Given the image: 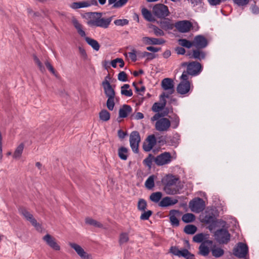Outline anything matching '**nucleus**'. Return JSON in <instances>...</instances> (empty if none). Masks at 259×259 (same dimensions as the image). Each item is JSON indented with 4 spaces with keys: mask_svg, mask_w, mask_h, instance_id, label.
Returning a JSON list of instances; mask_svg holds the SVG:
<instances>
[{
    "mask_svg": "<svg viewBox=\"0 0 259 259\" xmlns=\"http://www.w3.org/2000/svg\"><path fill=\"white\" fill-rule=\"evenodd\" d=\"M45 65L46 67L48 68V69L54 75H56V71L54 69L53 66L51 64V63L48 61H46L45 62Z\"/></svg>",
    "mask_w": 259,
    "mask_h": 259,
    "instance_id": "obj_60",
    "label": "nucleus"
},
{
    "mask_svg": "<svg viewBox=\"0 0 259 259\" xmlns=\"http://www.w3.org/2000/svg\"><path fill=\"white\" fill-rule=\"evenodd\" d=\"M215 240L220 244H227L230 240V234L227 227L217 230L214 234Z\"/></svg>",
    "mask_w": 259,
    "mask_h": 259,
    "instance_id": "obj_4",
    "label": "nucleus"
},
{
    "mask_svg": "<svg viewBox=\"0 0 259 259\" xmlns=\"http://www.w3.org/2000/svg\"><path fill=\"white\" fill-rule=\"evenodd\" d=\"M147 202L143 199H140L138 203V208L141 211H144L147 207Z\"/></svg>",
    "mask_w": 259,
    "mask_h": 259,
    "instance_id": "obj_48",
    "label": "nucleus"
},
{
    "mask_svg": "<svg viewBox=\"0 0 259 259\" xmlns=\"http://www.w3.org/2000/svg\"><path fill=\"white\" fill-rule=\"evenodd\" d=\"M128 240L129 237L128 233L125 232L120 233L119 238V243L120 245L127 242Z\"/></svg>",
    "mask_w": 259,
    "mask_h": 259,
    "instance_id": "obj_44",
    "label": "nucleus"
},
{
    "mask_svg": "<svg viewBox=\"0 0 259 259\" xmlns=\"http://www.w3.org/2000/svg\"><path fill=\"white\" fill-rule=\"evenodd\" d=\"M102 13L95 12L92 14L88 24L91 27H99L104 29L108 28L113 16L108 18L102 17Z\"/></svg>",
    "mask_w": 259,
    "mask_h": 259,
    "instance_id": "obj_1",
    "label": "nucleus"
},
{
    "mask_svg": "<svg viewBox=\"0 0 259 259\" xmlns=\"http://www.w3.org/2000/svg\"><path fill=\"white\" fill-rule=\"evenodd\" d=\"M142 41L146 45H162L165 42V41L163 38H156L149 37H143Z\"/></svg>",
    "mask_w": 259,
    "mask_h": 259,
    "instance_id": "obj_21",
    "label": "nucleus"
},
{
    "mask_svg": "<svg viewBox=\"0 0 259 259\" xmlns=\"http://www.w3.org/2000/svg\"><path fill=\"white\" fill-rule=\"evenodd\" d=\"M192 26V23L190 21L187 20L178 21L175 24V27L179 30V31L182 33L189 31Z\"/></svg>",
    "mask_w": 259,
    "mask_h": 259,
    "instance_id": "obj_18",
    "label": "nucleus"
},
{
    "mask_svg": "<svg viewBox=\"0 0 259 259\" xmlns=\"http://www.w3.org/2000/svg\"><path fill=\"white\" fill-rule=\"evenodd\" d=\"M161 87L167 92L161 94L162 97H165L166 98H168L169 95L172 94L175 92L174 82L171 78H164L161 81Z\"/></svg>",
    "mask_w": 259,
    "mask_h": 259,
    "instance_id": "obj_5",
    "label": "nucleus"
},
{
    "mask_svg": "<svg viewBox=\"0 0 259 259\" xmlns=\"http://www.w3.org/2000/svg\"><path fill=\"white\" fill-rule=\"evenodd\" d=\"M85 40L88 44L91 46L94 50L96 51L99 50L100 46L96 40L89 37H85Z\"/></svg>",
    "mask_w": 259,
    "mask_h": 259,
    "instance_id": "obj_30",
    "label": "nucleus"
},
{
    "mask_svg": "<svg viewBox=\"0 0 259 259\" xmlns=\"http://www.w3.org/2000/svg\"><path fill=\"white\" fill-rule=\"evenodd\" d=\"M114 105V98H108L107 101V107L108 109L110 111L113 110Z\"/></svg>",
    "mask_w": 259,
    "mask_h": 259,
    "instance_id": "obj_55",
    "label": "nucleus"
},
{
    "mask_svg": "<svg viewBox=\"0 0 259 259\" xmlns=\"http://www.w3.org/2000/svg\"><path fill=\"white\" fill-rule=\"evenodd\" d=\"M208 243L210 244L212 243L211 241L207 240L202 242L199 247V253L203 256H206L209 252V248L205 245V243Z\"/></svg>",
    "mask_w": 259,
    "mask_h": 259,
    "instance_id": "obj_29",
    "label": "nucleus"
},
{
    "mask_svg": "<svg viewBox=\"0 0 259 259\" xmlns=\"http://www.w3.org/2000/svg\"><path fill=\"white\" fill-rule=\"evenodd\" d=\"M24 148V144L23 143H21L19 144L17 148H16L13 155V157L14 159H19L22 155L23 150Z\"/></svg>",
    "mask_w": 259,
    "mask_h": 259,
    "instance_id": "obj_31",
    "label": "nucleus"
},
{
    "mask_svg": "<svg viewBox=\"0 0 259 259\" xmlns=\"http://www.w3.org/2000/svg\"><path fill=\"white\" fill-rule=\"evenodd\" d=\"M153 14L158 18H165L169 16L170 12L168 7L162 4L155 5L152 9Z\"/></svg>",
    "mask_w": 259,
    "mask_h": 259,
    "instance_id": "obj_6",
    "label": "nucleus"
},
{
    "mask_svg": "<svg viewBox=\"0 0 259 259\" xmlns=\"http://www.w3.org/2000/svg\"><path fill=\"white\" fill-rule=\"evenodd\" d=\"M165 98L166 97H162L161 95H160V102H156L152 106V109L154 112H157L164 108L166 103Z\"/></svg>",
    "mask_w": 259,
    "mask_h": 259,
    "instance_id": "obj_22",
    "label": "nucleus"
},
{
    "mask_svg": "<svg viewBox=\"0 0 259 259\" xmlns=\"http://www.w3.org/2000/svg\"><path fill=\"white\" fill-rule=\"evenodd\" d=\"M208 44L207 38L202 35L195 36L193 40V46L195 48L204 49Z\"/></svg>",
    "mask_w": 259,
    "mask_h": 259,
    "instance_id": "obj_15",
    "label": "nucleus"
},
{
    "mask_svg": "<svg viewBox=\"0 0 259 259\" xmlns=\"http://www.w3.org/2000/svg\"><path fill=\"white\" fill-rule=\"evenodd\" d=\"M169 252L179 257H184L186 259H193L194 255L191 253L187 249L179 250L177 246H171Z\"/></svg>",
    "mask_w": 259,
    "mask_h": 259,
    "instance_id": "obj_11",
    "label": "nucleus"
},
{
    "mask_svg": "<svg viewBox=\"0 0 259 259\" xmlns=\"http://www.w3.org/2000/svg\"><path fill=\"white\" fill-rule=\"evenodd\" d=\"M171 126L170 120L165 117L159 118L156 121L155 129L159 132H167Z\"/></svg>",
    "mask_w": 259,
    "mask_h": 259,
    "instance_id": "obj_10",
    "label": "nucleus"
},
{
    "mask_svg": "<svg viewBox=\"0 0 259 259\" xmlns=\"http://www.w3.org/2000/svg\"><path fill=\"white\" fill-rule=\"evenodd\" d=\"M130 85L124 84L121 88V94L126 97H131L133 95V92L131 89H129Z\"/></svg>",
    "mask_w": 259,
    "mask_h": 259,
    "instance_id": "obj_34",
    "label": "nucleus"
},
{
    "mask_svg": "<svg viewBox=\"0 0 259 259\" xmlns=\"http://www.w3.org/2000/svg\"><path fill=\"white\" fill-rule=\"evenodd\" d=\"M175 51L178 55H184L186 53L185 49L183 47H177L175 49Z\"/></svg>",
    "mask_w": 259,
    "mask_h": 259,
    "instance_id": "obj_63",
    "label": "nucleus"
},
{
    "mask_svg": "<svg viewBox=\"0 0 259 259\" xmlns=\"http://www.w3.org/2000/svg\"><path fill=\"white\" fill-rule=\"evenodd\" d=\"M178 201L177 199H172L169 197H165L160 201L159 203V205L160 207H167L176 204Z\"/></svg>",
    "mask_w": 259,
    "mask_h": 259,
    "instance_id": "obj_23",
    "label": "nucleus"
},
{
    "mask_svg": "<svg viewBox=\"0 0 259 259\" xmlns=\"http://www.w3.org/2000/svg\"><path fill=\"white\" fill-rule=\"evenodd\" d=\"M189 73L187 72V71H184L182 75L180 77V79L181 80V81H186V82H190L189 79Z\"/></svg>",
    "mask_w": 259,
    "mask_h": 259,
    "instance_id": "obj_57",
    "label": "nucleus"
},
{
    "mask_svg": "<svg viewBox=\"0 0 259 259\" xmlns=\"http://www.w3.org/2000/svg\"><path fill=\"white\" fill-rule=\"evenodd\" d=\"M132 111V108L130 105H123L119 110V116L120 118H125Z\"/></svg>",
    "mask_w": 259,
    "mask_h": 259,
    "instance_id": "obj_25",
    "label": "nucleus"
},
{
    "mask_svg": "<svg viewBox=\"0 0 259 259\" xmlns=\"http://www.w3.org/2000/svg\"><path fill=\"white\" fill-rule=\"evenodd\" d=\"M85 222L86 224H89L90 225L94 226L95 227L98 228H103L104 226L100 222L97 221L95 220H94L91 218H87L85 220Z\"/></svg>",
    "mask_w": 259,
    "mask_h": 259,
    "instance_id": "obj_33",
    "label": "nucleus"
},
{
    "mask_svg": "<svg viewBox=\"0 0 259 259\" xmlns=\"http://www.w3.org/2000/svg\"><path fill=\"white\" fill-rule=\"evenodd\" d=\"M142 56L144 57H147L148 60H152L156 57V55L154 54L147 52H143Z\"/></svg>",
    "mask_w": 259,
    "mask_h": 259,
    "instance_id": "obj_61",
    "label": "nucleus"
},
{
    "mask_svg": "<svg viewBox=\"0 0 259 259\" xmlns=\"http://www.w3.org/2000/svg\"><path fill=\"white\" fill-rule=\"evenodd\" d=\"M103 88L104 89L105 94L108 98H115V92L110 84L106 83V85L103 86Z\"/></svg>",
    "mask_w": 259,
    "mask_h": 259,
    "instance_id": "obj_26",
    "label": "nucleus"
},
{
    "mask_svg": "<svg viewBox=\"0 0 259 259\" xmlns=\"http://www.w3.org/2000/svg\"><path fill=\"white\" fill-rule=\"evenodd\" d=\"M163 19L159 23L161 28L165 30H172L175 25L171 22V20L165 18Z\"/></svg>",
    "mask_w": 259,
    "mask_h": 259,
    "instance_id": "obj_24",
    "label": "nucleus"
},
{
    "mask_svg": "<svg viewBox=\"0 0 259 259\" xmlns=\"http://www.w3.org/2000/svg\"><path fill=\"white\" fill-rule=\"evenodd\" d=\"M143 212L140 216V219L141 220H148L150 216L152 214V211L151 210L143 211Z\"/></svg>",
    "mask_w": 259,
    "mask_h": 259,
    "instance_id": "obj_50",
    "label": "nucleus"
},
{
    "mask_svg": "<svg viewBox=\"0 0 259 259\" xmlns=\"http://www.w3.org/2000/svg\"><path fill=\"white\" fill-rule=\"evenodd\" d=\"M182 67H186L187 71L190 75L195 76L199 75L202 70L201 64L197 61L191 62H183L181 64Z\"/></svg>",
    "mask_w": 259,
    "mask_h": 259,
    "instance_id": "obj_3",
    "label": "nucleus"
},
{
    "mask_svg": "<svg viewBox=\"0 0 259 259\" xmlns=\"http://www.w3.org/2000/svg\"><path fill=\"white\" fill-rule=\"evenodd\" d=\"M187 55L191 59L201 61L205 58L206 53L202 51V49L195 48L189 51Z\"/></svg>",
    "mask_w": 259,
    "mask_h": 259,
    "instance_id": "obj_17",
    "label": "nucleus"
},
{
    "mask_svg": "<svg viewBox=\"0 0 259 259\" xmlns=\"http://www.w3.org/2000/svg\"><path fill=\"white\" fill-rule=\"evenodd\" d=\"M233 1L238 6H244L248 4L249 0H233Z\"/></svg>",
    "mask_w": 259,
    "mask_h": 259,
    "instance_id": "obj_58",
    "label": "nucleus"
},
{
    "mask_svg": "<svg viewBox=\"0 0 259 259\" xmlns=\"http://www.w3.org/2000/svg\"><path fill=\"white\" fill-rule=\"evenodd\" d=\"M189 206L192 211L199 213L204 209L205 202L202 198H195L190 201Z\"/></svg>",
    "mask_w": 259,
    "mask_h": 259,
    "instance_id": "obj_7",
    "label": "nucleus"
},
{
    "mask_svg": "<svg viewBox=\"0 0 259 259\" xmlns=\"http://www.w3.org/2000/svg\"><path fill=\"white\" fill-rule=\"evenodd\" d=\"M128 56L133 61L136 62L137 61V55L135 50H133L132 52H129Z\"/></svg>",
    "mask_w": 259,
    "mask_h": 259,
    "instance_id": "obj_62",
    "label": "nucleus"
},
{
    "mask_svg": "<svg viewBox=\"0 0 259 259\" xmlns=\"http://www.w3.org/2000/svg\"><path fill=\"white\" fill-rule=\"evenodd\" d=\"M100 119L103 121H107L110 118V114L105 109L102 110L99 114Z\"/></svg>",
    "mask_w": 259,
    "mask_h": 259,
    "instance_id": "obj_35",
    "label": "nucleus"
},
{
    "mask_svg": "<svg viewBox=\"0 0 259 259\" xmlns=\"http://www.w3.org/2000/svg\"><path fill=\"white\" fill-rule=\"evenodd\" d=\"M171 161V154L167 152H165L163 153L156 156L154 159L155 163L159 166L163 165L168 164Z\"/></svg>",
    "mask_w": 259,
    "mask_h": 259,
    "instance_id": "obj_14",
    "label": "nucleus"
},
{
    "mask_svg": "<svg viewBox=\"0 0 259 259\" xmlns=\"http://www.w3.org/2000/svg\"><path fill=\"white\" fill-rule=\"evenodd\" d=\"M33 58L34 61L38 66L40 71L44 72L45 70V67L43 66L42 64L41 63L40 61L39 60V59L35 55H34L33 56Z\"/></svg>",
    "mask_w": 259,
    "mask_h": 259,
    "instance_id": "obj_51",
    "label": "nucleus"
},
{
    "mask_svg": "<svg viewBox=\"0 0 259 259\" xmlns=\"http://www.w3.org/2000/svg\"><path fill=\"white\" fill-rule=\"evenodd\" d=\"M155 176H150L146 181L145 185L148 189H152L154 187Z\"/></svg>",
    "mask_w": 259,
    "mask_h": 259,
    "instance_id": "obj_39",
    "label": "nucleus"
},
{
    "mask_svg": "<svg viewBox=\"0 0 259 259\" xmlns=\"http://www.w3.org/2000/svg\"><path fill=\"white\" fill-rule=\"evenodd\" d=\"M91 4L87 2H80L74 3L72 8L74 9H79L81 8H85L90 6Z\"/></svg>",
    "mask_w": 259,
    "mask_h": 259,
    "instance_id": "obj_45",
    "label": "nucleus"
},
{
    "mask_svg": "<svg viewBox=\"0 0 259 259\" xmlns=\"http://www.w3.org/2000/svg\"><path fill=\"white\" fill-rule=\"evenodd\" d=\"M140 141L141 138L139 132L137 131L132 132L130 136V146L134 153L138 152Z\"/></svg>",
    "mask_w": 259,
    "mask_h": 259,
    "instance_id": "obj_9",
    "label": "nucleus"
},
{
    "mask_svg": "<svg viewBox=\"0 0 259 259\" xmlns=\"http://www.w3.org/2000/svg\"><path fill=\"white\" fill-rule=\"evenodd\" d=\"M204 220L206 224L213 223L215 222V218L212 215H206Z\"/></svg>",
    "mask_w": 259,
    "mask_h": 259,
    "instance_id": "obj_56",
    "label": "nucleus"
},
{
    "mask_svg": "<svg viewBox=\"0 0 259 259\" xmlns=\"http://www.w3.org/2000/svg\"><path fill=\"white\" fill-rule=\"evenodd\" d=\"M211 251L212 256L215 257H220L224 254V250L220 247H214Z\"/></svg>",
    "mask_w": 259,
    "mask_h": 259,
    "instance_id": "obj_40",
    "label": "nucleus"
},
{
    "mask_svg": "<svg viewBox=\"0 0 259 259\" xmlns=\"http://www.w3.org/2000/svg\"><path fill=\"white\" fill-rule=\"evenodd\" d=\"M156 144V139L154 135L149 136L143 143V148L145 151H150Z\"/></svg>",
    "mask_w": 259,
    "mask_h": 259,
    "instance_id": "obj_19",
    "label": "nucleus"
},
{
    "mask_svg": "<svg viewBox=\"0 0 259 259\" xmlns=\"http://www.w3.org/2000/svg\"><path fill=\"white\" fill-rule=\"evenodd\" d=\"M179 179L173 175L166 176L162 180V183L164 185L163 190L167 194L174 195L178 193L179 189L176 184Z\"/></svg>",
    "mask_w": 259,
    "mask_h": 259,
    "instance_id": "obj_2",
    "label": "nucleus"
},
{
    "mask_svg": "<svg viewBox=\"0 0 259 259\" xmlns=\"http://www.w3.org/2000/svg\"><path fill=\"white\" fill-rule=\"evenodd\" d=\"M204 236L202 233H199L195 235L193 238V240L195 242L200 243L204 240Z\"/></svg>",
    "mask_w": 259,
    "mask_h": 259,
    "instance_id": "obj_52",
    "label": "nucleus"
},
{
    "mask_svg": "<svg viewBox=\"0 0 259 259\" xmlns=\"http://www.w3.org/2000/svg\"><path fill=\"white\" fill-rule=\"evenodd\" d=\"M191 90L190 82L181 81L177 87L178 93L181 95H185Z\"/></svg>",
    "mask_w": 259,
    "mask_h": 259,
    "instance_id": "obj_20",
    "label": "nucleus"
},
{
    "mask_svg": "<svg viewBox=\"0 0 259 259\" xmlns=\"http://www.w3.org/2000/svg\"><path fill=\"white\" fill-rule=\"evenodd\" d=\"M162 193L160 192H156L153 193L151 194L150 196V199L155 202L157 203L159 201L162 197Z\"/></svg>",
    "mask_w": 259,
    "mask_h": 259,
    "instance_id": "obj_42",
    "label": "nucleus"
},
{
    "mask_svg": "<svg viewBox=\"0 0 259 259\" xmlns=\"http://www.w3.org/2000/svg\"><path fill=\"white\" fill-rule=\"evenodd\" d=\"M248 253L247 245L242 242H239L233 249V254L238 258H245Z\"/></svg>",
    "mask_w": 259,
    "mask_h": 259,
    "instance_id": "obj_8",
    "label": "nucleus"
},
{
    "mask_svg": "<svg viewBox=\"0 0 259 259\" xmlns=\"http://www.w3.org/2000/svg\"><path fill=\"white\" fill-rule=\"evenodd\" d=\"M118 155L121 159L126 160L128 157L127 148L124 147H120L118 150Z\"/></svg>",
    "mask_w": 259,
    "mask_h": 259,
    "instance_id": "obj_32",
    "label": "nucleus"
},
{
    "mask_svg": "<svg viewBox=\"0 0 259 259\" xmlns=\"http://www.w3.org/2000/svg\"><path fill=\"white\" fill-rule=\"evenodd\" d=\"M169 118L171 119V125L173 128H176L179 125L180 118L177 114H173L172 116H169Z\"/></svg>",
    "mask_w": 259,
    "mask_h": 259,
    "instance_id": "obj_37",
    "label": "nucleus"
},
{
    "mask_svg": "<svg viewBox=\"0 0 259 259\" xmlns=\"http://www.w3.org/2000/svg\"><path fill=\"white\" fill-rule=\"evenodd\" d=\"M158 143L160 145H163L166 143V139L163 136H160L156 139V143Z\"/></svg>",
    "mask_w": 259,
    "mask_h": 259,
    "instance_id": "obj_64",
    "label": "nucleus"
},
{
    "mask_svg": "<svg viewBox=\"0 0 259 259\" xmlns=\"http://www.w3.org/2000/svg\"><path fill=\"white\" fill-rule=\"evenodd\" d=\"M118 79L121 81H127V75L124 71H121L118 74Z\"/></svg>",
    "mask_w": 259,
    "mask_h": 259,
    "instance_id": "obj_59",
    "label": "nucleus"
},
{
    "mask_svg": "<svg viewBox=\"0 0 259 259\" xmlns=\"http://www.w3.org/2000/svg\"><path fill=\"white\" fill-rule=\"evenodd\" d=\"M154 159L155 157L152 154H149L148 156L144 160L143 163L149 168H151L153 161H154Z\"/></svg>",
    "mask_w": 259,
    "mask_h": 259,
    "instance_id": "obj_47",
    "label": "nucleus"
},
{
    "mask_svg": "<svg viewBox=\"0 0 259 259\" xmlns=\"http://www.w3.org/2000/svg\"><path fill=\"white\" fill-rule=\"evenodd\" d=\"M69 245L75 251L81 259H93L92 255L87 252L80 245L72 242L69 243Z\"/></svg>",
    "mask_w": 259,
    "mask_h": 259,
    "instance_id": "obj_13",
    "label": "nucleus"
},
{
    "mask_svg": "<svg viewBox=\"0 0 259 259\" xmlns=\"http://www.w3.org/2000/svg\"><path fill=\"white\" fill-rule=\"evenodd\" d=\"M152 28L153 32L156 36H163L164 35V32H163V31L162 29L158 28L157 26L153 25Z\"/></svg>",
    "mask_w": 259,
    "mask_h": 259,
    "instance_id": "obj_49",
    "label": "nucleus"
},
{
    "mask_svg": "<svg viewBox=\"0 0 259 259\" xmlns=\"http://www.w3.org/2000/svg\"><path fill=\"white\" fill-rule=\"evenodd\" d=\"M179 44L183 47L188 49L191 48L193 46V40L190 41L185 38L179 39L178 40Z\"/></svg>",
    "mask_w": 259,
    "mask_h": 259,
    "instance_id": "obj_38",
    "label": "nucleus"
},
{
    "mask_svg": "<svg viewBox=\"0 0 259 259\" xmlns=\"http://www.w3.org/2000/svg\"><path fill=\"white\" fill-rule=\"evenodd\" d=\"M73 24L74 27L76 28L78 33L81 36L85 38V32L83 29L82 25L79 23L76 19H73L72 20Z\"/></svg>",
    "mask_w": 259,
    "mask_h": 259,
    "instance_id": "obj_28",
    "label": "nucleus"
},
{
    "mask_svg": "<svg viewBox=\"0 0 259 259\" xmlns=\"http://www.w3.org/2000/svg\"><path fill=\"white\" fill-rule=\"evenodd\" d=\"M195 219V215L190 213H187L184 214L182 218V221L186 223L193 222Z\"/></svg>",
    "mask_w": 259,
    "mask_h": 259,
    "instance_id": "obj_41",
    "label": "nucleus"
},
{
    "mask_svg": "<svg viewBox=\"0 0 259 259\" xmlns=\"http://www.w3.org/2000/svg\"><path fill=\"white\" fill-rule=\"evenodd\" d=\"M184 231L187 234H194L197 231V227L193 225H188L185 226Z\"/></svg>",
    "mask_w": 259,
    "mask_h": 259,
    "instance_id": "obj_43",
    "label": "nucleus"
},
{
    "mask_svg": "<svg viewBox=\"0 0 259 259\" xmlns=\"http://www.w3.org/2000/svg\"><path fill=\"white\" fill-rule=\"evenodd\" d=\"M128 0H118L112 6V8H119L123 7L126 4Z\"/></svg>",
    "mask_w": 259,
    "mask_h": 259,
    "instance_id": "obj_53",
    "label": "nucleus"
},
{
    "mask_svg": "<svg viewBox=\"0 0 259 259\" xmlns=\"http://www.w3.org/2000/svg\"><path fill=\"white\" fill-rule=\"evenodd\" d=\"M42 240L52 249L55 251H59L61 247L57 242V240L50 234H47L42 237Z\"/></svg>",
    "mask_w": 259,
    "mask_h": 259,
    "instance_id": "obj_16",
    "label": "nucleus"
},
{
    "mask_svg": "<svg viewBox=\"0 0 259 259\" xmlns=\"http://www.w3.org/2000/svg\"><path fill=\"white\" fill-rule=\"evenodd\" d=\"M118 63L120 68H122L124 66V63L122 59L116 58L111 62V65L113 68H116L117 64Z\"/></svg>",
    "mask_w": 259,
    "mask_h": 259,
    "instance_id": "obj_46",
    "label": "nucleus"
},
{
    "mask_svg": "<svg viewBox=\"0 0 259 259\" xmlns=\"http://www.w3.org/2000/svg\"><path fill=\"white\" fill-rule=\"evenodd\" d=\"M114 23L117 26H124L128 24V20L126 19H117L114 21Z\"/></svg>",
    "mask_w": 259,
    "mask_h": 259,
    "instance_id": "obj_54",
    "label": "nucleus"
},
{
    "mask_svg": "<svg viewBox=\"0 0 259 259\" xmlns=\"http://www.w3.org/2000/svg\"><path fill=\"white\" fill-rule=\"evenodd\" d=\"M179 213V211L177 210H171L169 212V220L172 226H178L179 225V221L177 218L176 215Z\"/></svg>",
    "mask_w": 259,
    "mask_h": 259,
    "instance_id": "obj_27",
    "label": "nucleus"
},
{
    "mask_svg": "<svg viewBox=\"0 0 259 259\" xmlns=\"http://www.w3.org/2000/svg\"><path fill=\"white\" fill-rule=\"evenodd\" d=\"M142 13L145 19L149 21H153L154 20V17L152 16L151 12L146 8H143L142 10Z\"/></svg>",
    "mask_w": 259,
    "mask_h": 259,
    "instance_id": "obj_36",
    "label": "nucleus"
},
{
    "mask_svg": "<svg viewBox=\"0 0 259 259\" xmlns=\"http://www.w3.org/2000/svg\"><path fill=\"white\" fill-rule=\"evenodd\" d=\"M19 212L25 220L29 221L31 224V225L37 229L40 227L39 224L37 222L36 220L33 217L32 214L28 211L25 208H20L19 209Z\"/></svg>",
    "mask_w": 259,
    "mask_h": 259,
    "instance_id": "obj_12",
    "label": "nucleus"
}]
</instances>
